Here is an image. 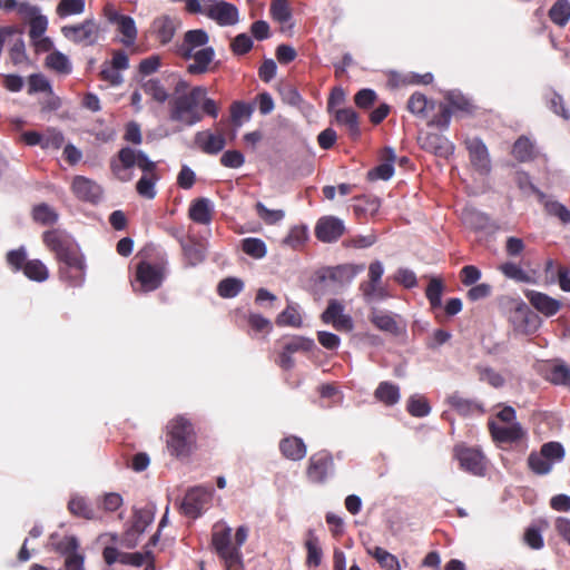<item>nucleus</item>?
Returning <instances> with one entry per match:
<instances>
[{
    "label": "nucleus",
    "instance_id": "43",
    "mask_svg": "<svg viewBox=\"0 0 570 570\" xmlns=\"http://www.w3.org/2000/svg\"><path fill=\"white\" fill-rule=\"evenodd\" d=\"M444 283L439 277H432L425 289V296L430 303L431 309L436 311L442 306V295L444 292Z\"/></svg>",
    "mask_w": 570,
    "mask_h": 570
},
{
    "label": "nucleus",
    "instance_id": "5",
    "mask_svg": "<svg viewBox=\"0 0 570 570\" xmlns=\"http://www.w3.org/2000/svg\"><path fill=\"white\" fill-rule=\"evenodd\" d=\"M196 432L193 423L178 415L169 421L167 425V449L176 458H187L196 445Z\"/></svg>",
    "mask_w": 570,
    "mask_h": 570
},
{
    "label": "nucleus",
    "instance_id": "11",
    "mask_svg": "<svg viewBox=\"0 0 570 570\" xmlns=\"http://www.w3.org/2000/svg\"><path fill=\"white\" fill-rule=\"evenodd\" d=\"M453 456L459 461L460 468L473 475L482 476L487 470V460L483 453L464 444H458L453 449Z\"/></svg>",
    "mask_w": 570,
    "mask_h": 570
},
{
    "label": "nucleus",
    "instance_id": "20",
    "mask_svg": "<svg viewBox=\"0 0 570 570\" xmlns=\"http://www.w3.org/2000/svg\"><path fill=\"white\" fill-rule=\"evenodd\" d=\"M210 500V493L202 488L196 487L187 491L181 502V510L185 515L197 518L200 515L203 509Z\"/></svg>",
    "mask_w": 570,
    "mask_h": 570
},
{
    "label": "nucleus",
    "instance_id": "28",
    "mask_svg": "<svg viewBox=\"0 0 570 570\" xmlns=\"http://www.w3.org/2000/svg\"><path fill=\"white\" fill-rule=\"evenodd\" d=\"M365 268L364 264H343L332 267L327 272V278L340 285L350 284Z\"/></svg>",
    "mask_w": 570,
    "mask_h": 570
},
{
    "label": "nucleus",
    "instance_id": "58",
    "mask_svg": "<svg viewBox=\"0 0 570 570\" xmlns=\"http://www.w3.org/2000/svg\"><path fill=\"white\" fill-rule=\"evenodd\" d=\"M85 6V0H60L56 11L60 18H66L82 13Z\"/></svg>",
    "mask_w": 570,
    "mask_h": 570
},
{
    "label": "nucleus",
    "instance_id": "33",
    "mask_svg": "<svg viewBox=\"0 0 570 570\" xmlns=\"http://www.w3.org/2000/svg\"><path fill=\"white\" fill-rule=\"evenodd\" d=\"M49 540L51 549L65 558L79 552L80 544L75 535L60 537L57 533H52Z\"/></svg>",
    "mask_w": 570,
    "mask_h": 570
},
{
    "label": "nucleus",
    "instance_id": "60",
    "mask_svg": "<svg viewBox=\"0 0 570 570\" xmlns=\"http://www.w3.org/2000/svg\"><path fill=\"white\" fill-rule=\"evenodd\" d=\"M543 206L548 215L557 217L564 225L570 223V210L563 204L557 200H546Z\"/></svg>",
    "mask_w": 570,
    "mask_h": 570
},
{
    "label": "nucleus",
    "instance_id": "37",
    "mask_svg": "<svg viewBox=\"0 0 570 570\" xmlns=\"http://www.w3.org/2000/svg\"><path fill=\"white\" fill-rule=\"evenodd\" d=\"M371 323L380 331L397 335L400 327L391 313L374 309L370 315Z\"/></svg>",
    "mask_w": 570,
    "mask_h": 570
},
{
    "label": "nucleus",
    "instance_id": "38",
    "mask_svg": "<svg viewBox=\"0 0 570 570\" xmlns=\"http://www.w3.org/2000/svg\"><path fill=\"white\" fill-rule=\"evenodd\" d=\"M406 108L411 114L425 118L428 110L434 108V102L429 100L422 92L415 91L410 96Z\"/></svg>",
    "mask_w": 570,
    "mask_h": 570
},
{
    "label": "nucleus",
    "instance_id": "25",
    "mask_svg": "<svg viewBox=\"0 0 570 570\" xmlns=\"http://www.w3.org/2000/svg\"><path fill=\"white\" fill-rule=\"evenodd\" d=\"M525 297L539 313L547 317L556 315L562 306L560 301L538 291H528Z\"/></svg>",
    "mask_w": 570,
    "mask_h": 570
},
{
    "label": "nucleus",
    "instance_id": "14",
    "mask_svg": "<svg viewBox=\"0 0 570 570\" xmlns=\"http://www.w3.org/2000/svg\"><path fill=\"white\" fill-rule=\"evenodd\" d=\"M180 24L178 18L161 14L153 20L149 32L160 46H166L171 42Z\"/></svg>",
    "mask_w": 570,
    "mask_h": 570
},
{
    "label": "nucleus",
    "instance_id": "32",
    "mask_svg": "<svg viewBox=\"0 0 570 570\" xmlns=\"http://www.w3.org/2000/svg\"><path fill=\"white\" fill-rule=\"evenodd\" d=\"M444 98L454 115H473L476 110L472 100L458 90L449 91Z\"/></svg>",
    "mask_w": 570,
    "mask_h": 570
},
{
    "label": "nucleus",
    "instance_id": "19",
    "mask_svg": "<svg viewBox=\"0 0 570 570\" xmlns=\"http://www.w3.org/2000/svg\"><path fill=\"white\" fill-rule=\"evenodd\" d=\"M509 320L514 331L521 334H529L537 328L538 316L523 302L514 306Z\"/></svg>",
    "mask_w": 570,
    "mask_h": 570
},
{
    "label": "nucleus",
    "instance_id": "54",
    "mask_svg": "<svg viewBox=\"0 0 570 570\" xmlns=\"http://www.w3.org/2000/svg\"><path fill=\"white\" fill-rule=\"evenodd\" d=\"M384 570H400L397 558L381 547H375L373 551H368Z\"/></svg>",
    "mask_w": 570,
    "mask_h": 570
},
{
    "label": "nucleus",
    "instance_id": "12",
    "mask_svg": "<svg viewBox=\"0 0 570 570\" xmlns=\"http://www.w3.org/2000/svg\"><path fill=\"white\" fill-rule=\"evenodd\" d=\"M333 469V455L328 451L322 450L314 453L308 459L306 476L309 482L321 484L327 480Z\"/></svg>",
    "mask_w": 570,
    "mask_h": 570
},
{
    "label": "nucleus",
    "instance_id": "6",
    "mask_svg": "<svg viewBox=\"0 0 570 570\" xmlns=\"http://www.w3.org/2000/svg\"><path fill=\"white\" fill-rule=\"evenodd\" d=\"M57 263L60 281L71 287H79L83 284L86 277V261L80 248L57 259Z\"/></svg>",
    "mask_w": 570,
    "mask_h": 570
},
{
    "label": "nucleus",
    "instance_id": "21",
    "mask_svg": "<svg viewBox=\"0 0 570 570\" xmlns=\"http://www.w3.org/2000/svg\"><path fill=\"white\" fill-rule=\"evenodd\" d=\"M465 147L474 169L480 174H489L491 170V161L485 144L480 138L475 137L466 139Z\"/></svg>",
    "mask_w": 570,
    "mask_h": 570
},
{
    "label": "nucleus",
    "instance_id": "27",
    "mask_svg": "<svg viewBox=\"0 0 570 570\" xmlns=\"http://www.w3.org/2000/svg\"><path fill=\"white\" fill-rule=\"evenodd\" d=\"M188 217L196 224L208 225L213 219V206L208 198H196L190 203Z\"/></svg>",
    "mask_w": 570,
    "mask_h": 570
},
{
    "label": "nucleus",
    "instance_id": "49",
    "mask_svg": "<svg viewBox=\"0 0 570 570\" xmlns=\"http://www.w3.org/2000/svg\"><path fill=\"white\" fill-rule=\"evenodd\" d=\"M69 512L78 518L91 520L95 518L92 508L88 504L85 498L73 497L68 502Z\"/></svg>",
    "mask_w": 570,
    "mask_h": 570
},
{
    "label": "nucleus",
    "instance_id": "45",
    "mask_svg": "<svg viewBox=\"0 0 570 570\" xmlns=\"http://www.w3.org/2000/svg\"><path fill=\"white\" fill-rule=\"evenodd\" d=\"M58 213L48 204L36 205L32 209V219L43 226H51L58 222Z\"/></svg>",
    "mask_w": 570,
    "mask_h": 570
},
{
    "label": "nucleus",
    "instance_id": "10",
    "mask_svg": "<svg viewBox=\"0 0 570 570\" xmlns=\"http://www.w3.org/2000/svg\"><path fill=\"white\" fill-rule=\"evenodd\" d=\"M61 33L73 43L89 47L97 43L100 28L94 19H86L81 23L63 26Z\"/></svg>",
    "mask_w": 570,
    "mask_h": 570
},
{
    "label": "nucleus",
    "instance_id": "30",
    "mask_svg": "<svg viewBox=\"0 0 570 570\" xmlns=\"http://www.w3.org/2000/svg\"><path fill=\"white\" fill-rule=\"evenodd\" d=\"M279 451L286 459L299 461L305 458L307 449L301 438L291 435L281 440Z\"/></svg>",
    "mask_w": 570,
    "mask_h": 570
},
{
    "label": "nucleus",
    "instance_id": "23",
    "mask_svg": "<svg viewBox=\"0 0 570 570\" xmlns=\"http://www.w3.org/2000/svg\"><path fill=\"white\" fill-rule=\"evenodd\" d=\"M159 541V534L154 533L147 544L144 547L142 552H124L121 554L120 563L134 567H140L147 562L146 570H155V558L151 548L155 547Z\"/></svg>",
    "mask_w": 570,
    "mask_h": 570
},
{
    "label": "nucleus",
    "instance_id": "22",
    "mask_svg": "<svg viewBox=\"0 0 570 570\" xmlns=\"http://www.w3.org/2000/svg\"><path fill=\"white\" fill-rule=\"evenodd\" d=\"M71 190L78 199L91 204L98 203L102 195L101 187L85 176H76L72 179Z\"/></svg>",
    "mask_w": 570,
    "mask_h": 570
},
{
    "label": "nucleus",
    "instance_id": "13",
    "mask_svg": "<svg viewBox=\"0 0 570 570\" xmlns=\"http://www.w3.org/2000/svg\"><path fill=\"white\" fill-rule=\"evenodd\" d=\"M129 68V58L124 50H115L112 52L111 61H105L101 65L99 77L101 80L108 82L112 87L120 86L124 78L120 73L121 70Z\"/></svg>",
    "mask_w": 570,
    "mask_h": 570
},
{
    "label": "nucleus",
    "instance_id": "50",
    "mask_svg": "<svg viewBox=\"0 0 570 570\" xmlns=\"http://www.w3.org/2000/svg\"><path fill=\"white\" fill-rule=\"evenodd\" d=\"M540 453L554 465V463L563 461L566 450L560 442L550 441L543 443L540 448Z\"/></svg>",
    "mask_w": 570,
    "mask_h": 570
},
{
    "label": "nucleus",
    "instance_id": "53",
    "mask_svg": "<svg viewBox=\"0 0 570 570\" xmlns=\"http://www.w3.org/2000/svg\"><path fill=\"white\" fill-rule=\"evenodd\" d=\"M141 88L146 95L151 96L157 102L163 104L168 99V92L159 79H148L141 85Z\"/></svg>",
    "mask_w": 570,
    "mask_h": 570
},
{
    "label": "nucleus",
    "instance_id": "57",
    "mask_svg": "<svg viewBox=\"0 0 570 570\" xmlns=\"http://www.w3.org/2000/svg\"><path fill=\"white\" fill-rule=\"evenodd\" d=\"M118 29L119 32L125 37V45H132L137 38V28L135 21L129 16L118 17Z\"/></svg>",
    "mask_w": 570,
    "mask_h": 570
},
{
    "label": "nucleus",
    "instance_id": "44",
    "mask_svg": "<svg viewBox=\"0 0 570 570\" xmlns=\"http://www.w3.org/2000/svg\"><path fill=\"white\" fill-rule=\"evenodd\" d=\"M27 278L33 282L42 283L49 278V271L40 259H28L23 268Z\"/></svg>",
    "mask_w": 570,
    "mask_h": 570
},
{
    "label": "nucleus",
    "instance_id": "42",
    "mask_svg": "<svg viewBox=\"0 0 570 570\" xmlns=\"http://www.w3.org/2000/svg\"><path fill=\"white\" fill-rule=\"evenodd\" d=\"M548 16L558 27H564L570 20L569 0H557L550 8Z\"/></svg>",
    "mask_w": 570,
    "mask_h": 570
},
{
    "label": "nucleus",
    "instance_id": "4",
    "mask_svg": "<svg viewBox=\"0 0 570 570\" xmlns=\"http://www.w3.org/2000/svg\"><path fill=\"white\" fill-rule=\"evenodd\" d=\"M205 96H207V89L203 86H195L189 92L177 96L169 104V118L188 127L200 122L203 112L199 105Z\"/></svg>",
    "mask_w": 570,
    "mask_h": 570
},
{
    "label": "nucleus",
    "instance_id": "35",
    "mask_svg": "<svg viewBox=\"0 0 570 570\" xmlns=\"http://www.w3.org/2000/svg\"><path fill=\"white\" fill-rule=\"evenodd\" d=\"M306 549V566L317 568L322 563L323 550L320 544V539L315 531L309 529L306 532V539L304 542Z\"/></svg>",
    "mask_w": 570,
    "mask_h": 570
},
{
    "label": "nucleus",
    "instance_id": "51",
    "mask_svg": "<svg viewBox=\"0 0 570 570\" xmlns=\"http://www.w3.org/2000/svg\"><path fill=\"white\" fill-rule=\"evenodd\" d=\"M244 287L240 279L235 277H227L219 282L217 293L220 297L232 298L237 296Z\"/></svg>",
    "mask_w": 570,
    "mask_h": 570
},
{
    "label": "nucleus",
    "instance_id": "47",
    "mask_svg": "<svg viewBox=\"0 0 570 570\" xmlns=\"http://www.w3.org/2000/svg\"><path fill=\"white\" fill-rule=\"evenodd\" d=\"M46 65L48 68L62 75H69L72 70L69 59L60 51L49 53L46 58Z\"/></svg>",
    "mask_w": 570,
    "mask_h": 570
},
{
    "label": "nucleus",
    "instance_id": "3",
    "mask_svg": "<svg viewBox=\"0 0 570 570\" xmlns=\"http://www.w3.org/2000/svg\"><path fill=\"white\" fill-rule=\"evenodd\" d=\"M210 544L225 570H245L242 550L233 542V530L225 522L213 525Z\"/></svg>",
    "mask_w": 570,
    "mask_h": 570
},
{
    "label": "nucleus",
    "instance_id": "15",
    "mask_svg": "<svg viewBox=\"0 0 570 570\" xmlns=\"http://www.w3.org/2000/svg\"><path fill=\"white\" fill-rule=\"evenodd\" d=\"M345 233V225L342 219L335 216H323L315 225V237L322 243H335Z\"/></svg>",
    "mask_w": 570,
    "mask_h": 570
},
{
    "label": "nucleus",
    "instance_id": "63",
    "mask_svg": "<svg viewBox=\"0 0 570 570\" xmlns=\"http://www.w3.org/2000/svg\"><path fill=\"white\" fill-rule=\"evenodd\" d=\"M42 149H55L58 150L65 142V137L61 131L55 128H48L42 135Z\"/></svg>",
    "mask_w": 570,
    "mask_h": 570
},
{
    "label": "nucleus",
    "instance_id": "29",
    "mask_svg": "<svg viewBox=\"0 0 570 570\" xmlns=\"http://www.w3.org/2000/svg\"><path fill=\"white\" fill-rule=\"evenodd\" d=\"M449 405L462 416H470L473 414H484L483 405L476 401L464 399L459 393H453L448 397Z\"/></svg>",
    "mask_w": 570,
    "mask_h": 570
},
{
    "label": "nucleus",
    "instance_id": "59",
    "mask_svg": "<svg viewBox=\"0 0 570 570\" xmlns=\"http://www.w3.org/2000/svg\"><path fill=\"white\" fill-rule=\"evenodd\" d=\"M271 17L281 23L292 18V11L287 0H272L269 8Z\"/></svg>",
    "mask_w": 570,
    "mask_h": 570
},
{
    "label": "nucleus",
    "instance_id": "34",
    "mask_svg": "<svg viewBox=\"0 0 570 570\" xmlns=\"http://www.w3.org/2000/svg\"><path fill=\"white\" fill-rule=\"evenodd\" d=\"M335 119L337 124L346 127L347 132L353 140H356L361 136L358 115L354 109L342 108L336 110Z\"/></svg>",
    "mask_w": 570,
    "mask_h": 570
},
{
    "label": "nucleus",
    "instance_id": "40",
    "mask_svg": "<svg viewBox=\"0 0 570 570\" xmlns=\"http://www.w3.org/2000/svg\"><path fill=\"white\" fill-rule=\"evenodd\" d=\"M155 519V507L154 505H146L141 509H137L134 511L132 517V524L130 528H132L138 533H144L145 530L149 524L153 523Z\"/></svg>",
    "mask_w": 570,
    "mask_h": 570
},
{
    "label": "nucleus",
    "instance_id": "8",
    "mask_svg": "<svg viewBox=\"0 0 570 570\" xmlns=\"http://www.w3.org/2000/svg\"><path fill=\"white\" fill-rule=\"evenodd\" d=\"M165 279V266L141 261L136 266L135 281L132 286L139 285L135 291L144 293L158 289Z\"/></svg>",
    "mask_w": 570,
    "mask_h": 570
},
{
    "label": "nucleus",
    "instance_id": "24",
    "mask_svg": "<svg viewBox=\"0 0 570 570\" xmlns=\"http://www.w3.org/2000/svg\"><path fill=\"white\" fill-rule=\"evenodd\" d=\"M205 14L219 26H233L238 22L236 6L226 1H218L205 9Z\"/></svg>",
    "mask_w": 570,
    "mask_h": 570
},
{
    "label": "nucleus",
    "instance_id": "2",
    "mask_svg": "<svg viewBox=\"0 0 570 570\" xmlns=\"http://www.w3.org/2000/svg\"><path fill=\"white\" fill-rule=\"evenodd\" d=\"M209 36L204 29H193L184 33L180 42L174 46V53L185 61H191L186 67L191 76L205 75L214 70L215 49L208 46Z\"/></svg>",
    "mask_w": 570,
    "mask_h": 570
},
{
    "label": "nucleus",
    "instance_id": "1",
    "mask_svg": "<svg viewBox=\"0 0 570 570\" xmlns=\"http://www.w3.org/2000/svg\"><path fill=\"white\" fill-rule=\"evenodd\" d=\"M137 166L144 175L136 184L138 195L146 199L156 197L155 185L159 180L157 175V164L139 149L122 147L115 157L110 159V170L117 179L129 181L131 179V168Z\"/></svg>",
    "mask_w": 570,
    "mask_h": 570
},
{
    "label": "nucleus",
    "instance_id": "36",
    "mask_svg": "<svg viewBox=\"0 0 570 570\" xmlns=\"http://www.w3.org/2000/svg\"><path fill=\"white\" fill-rule=\"evenodd\" d=\"M374 397L386 406H393L400 401V387L394 383L383 381L374 391Z\"/></svg>",
    "mask_w": 570,
    "mask_h": 570
},
{
    "label": "nucleus",
    "instance_id": "48",
    "mask_svg": "<svg viewBox=\"0 0 570 570\" xmlns=\"http://www.w3.org/2000/svg\"><path fill=\"white\" fill-rule=\"evenodd\" d=\"M252 105L245 101H234L230 107V120L234 126L239 127L244 120H248L253 114Z\"/></svg>",
    "mask_w": 570,
    "mask_h": 570
},
{
    "label": "nucleus",
    "instance_id": "31",
    "mask_svg": "<svg viewBox=\"0 0 570 570\" xmlns=\"http://www.w3.org/2000/svg\"><path fill=\"white\" fill-rule=\"evenodd\" d=\"M422 148L440 157H446L453 151L452 144L440 134H428L422 138Z\"/></svg>",
    "mask_w": 570,
    "mask_h": 570
},
{
    "label": "nucleus",
    "instance_id": "61",
    "mask_svg": "<svg viewBox=\"0 0 570 570\" xmlns=\"http://www.w3.org/2000/svg\"><path fill=\"white\" fill-rule=\"evenodd\" d=\"M6 261L13 272L23 271L28 262L26 247L20 246L17 249L9 250L6 255Z\"/></svg>",
    "mask_w": 570,
    "mask_h": 570
},
{
    "label": "nucleus",
    "instance_id": "55",
    "mask_svg": "<svg viewBox=\"0 0 570 570\" xmlns=\"http://www.w3.org/2000/svg\"><path fill=\"white\" fill-rule=\"evenodd\" d=\"M513 157L519 161H528L533 155V145L527 137H519L513 144L512 148Z\"/></svg>",
    "mask_w": 570,
    "mask_h": 570
},
{
    "label": "nucleus",
    "instance_id": "41",
    "mask_svg": "<svg viewBox=\"0 0 570 570\" xmlns=\"http://www.w3.org/2000/svg\"><path fill=\"white\" fill-rule=\"evenodd\" d=\"M9 46V58L14 66L28 62L26 43L22 38V33L19 30L18 33L13 38H11Z\"/></svg>",
    "mask_w": 570,
    "mask_h": 570
},
{
    "label": "nucleus",
    "instance_id": "17",
    "mask_svg": "<svg viewBox=\"0 0 570 570\" xmlns=\"http://www.w3.org/2000/svg\"><path fill=\"white\" fill-rule=\"evenodd\" d=\"M488 430L495 443L512 444L525 438V431L519 422L508 426L499 425L494 420H489Z\"/></svg>",
    "mask_w": 570,
    "mask_h": 570
},
{
    "label": "nucleus",
    "instance_id": "64",
    "mask_svg": "<svg viewBox=\"0 0 570 570\" xmlns=\"http://www.w3.org/2000/svg\"><path fill=\"white\" fill-rule=\"evenodd\" d=\"M278 326H293L299 327L302 324V317L298 311L293 306H287L276 318Z\"/></svg>",
    "mask_w": 570,
    "mask_h": 570
},
{
    "label": "nucleus",
    "instance_id": "18",
    "mask_svg": "<svg viewBox=\"0 0 570 570\" xmlns=\"http://www.w3.org/2000/svg\"><path fill=\"white\" fill-rule=\"evenodd\" d=\"M540 373L551 384L570 387V366L562 360L543 362Z\"/></svg>",
    "mask_w": 570,
    "mask_h": 570
},
{
    "label": "nucleus",
    "instance_id": "52",
    "mask_svg": "<svg viewBox=\"0 0 570 570\" xmlns=\"http://www.w3.org/2000/svg\"><path fill=\"white\" fill-rule=\"evenodd\" d=\"M406 410L414 417H424L431 412V406L424 396L412 395L407 400Z\"/></svg>",
    "mask_w": 570,
    "mask_h": 570
},
{
    "label": "nucleus",
    "instance_id": "9",
    "mask_svg": "<svg viewBox=\"0 0 570 570\" xmlns=\"http://www.w3.org/2000/svg\"><path fill=\"white\" fill-rule=\"evenodd\" d=\"M42 243L55 255L56 261L79 249V245L66 230L53 228L42 233Z\"/></svg>",
    "mask_w": 570,
    "mask_h": 570
},
{
    "label": "nucleus",
    "instance_id": "26",
    "mask_svg": "<svg viewBox=\"0 0 570 570\" xmlns=\"http://www.w3.org/2000/svg\"><path fill=\"white\" fill-rule=\"evenodd\" d=\"M195 144L204 154L217 155L225 148L226 139L222 132L204 130L195 135Z\"/></svg>",
    "mask_w": 570,
    "mask_h": 570
},
{
    "label": "nucleus",
    "instance_id": "16",
    "mask_svg": "<svg viewBox=\"0 0 570 570\" xmlns=\"http://www.w3.org/2000/svg\"><path fill=\"white\" fill-rule=\"evenodd\" d=\"M321 320L325 324H331L336 331L351 332L354 327L350 315L344 314V306L337 299H331L326 309L322 313Z\"/></svg>",
    "mask_w": 570,
    "mask_h": 570
},
{
    "label": "nucleus",
    "instance_id": "46",
    "mask_svg": "<svg viewBox=\"0 0 570 570\" xmlns=\"http://www.w3.org/2000/svg\"><path fill=\"white\" fill-rule=\"evenodd\" d=\"M527 464H528V468L529 470L534 473L535 475H547L549 474L552 469H553V464H551L550 461H548L541 453L540 451L537 452V451H532L528 459H527Z\"/></svg>",
    "mask_w": 570,
    "mask_h": 570
},
{
    "label": "nucleus",
    "instance_id": "62",
    "mask_svg": "<svg viewBox=\"0 0 570 570\" xmlns=\"http://www.w3.org/2000/svg\"><path fill=\"white\" fill-rule=\"evenodd\" d=\"M308 234L306 226H294L291 228L288 235L284 238V244L297 249L302 247L307 240Z\"/></svg>",
    "mask_w": 570,
    "mask_h": 570
},
{
    "label": "nucleus",
    "instance_id": "56",
    "mask_svg": "<svg viewBox=\"0 0 570 570\" xmlns=\"http://www.w3.org/2000/svg\"><path fill=\"white\" fill-rule=\"evenodd\" d=\"M242 249L245 254L256 259L263 258L267 252L265 243L255 237L243 239Z\"/></svg>",
    "mask_w": 570,
    "mask_h": 570
},
{
    "label": "nucleus",
    "instance_id": "39",
    "mask_svg": "<svg viewBox=\"0 0 570 570\" xmlns=\"http://www.w3.org/2000/svg\"><path fill=\"white\" fill-rule=\"evenodd\" d=\"M184 256L190 266H196L205 259V250L200 243L194 238L188 240H180Z\"/></svg>",
    "mask_w": 570,
    "mask_h": 570
},
{
    "label": "nucleus",
    "instance_id": "7",
    "mask_svg": "<svg viewBox=\"0 0 570 570\" xmlns=\"http://www.w3.org/2000/svg\"><path fill=\"white\" fill-rule=\"evenodd\" d=\"M383 274L384 267L380 261H374L368 265V279L362 282L358 286L366 303L380 302L390 297L386 286L382 283Z\"/></svg>",
    "mask_w": 570,
    "mask_h": 570
}]
</instances>
